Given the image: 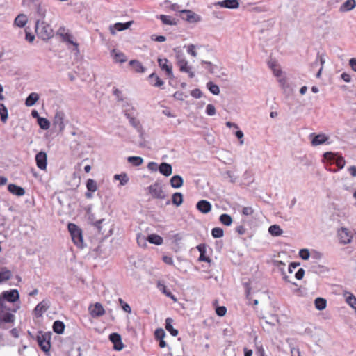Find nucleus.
Segmentation results:
<instances>
[{
	"label": "nucleus",
	"mask_w": 356,
	"mask_h": 356,
	"mask_svg": "<svg viewBox=\"0 0 356 356\" xmlns=\"http://www.w3.org/2000/svg\"><path fill=\"white\" fill-rule=\"evenodd\" d=\"M170 185L173 188H179L182 186L184 180L179 175H174L170 179Z\"/></svg>",
	"instance_id": "obj_26"
},
{
	"label": "nucleus",
	"mask_w": 356,
	"mask_h": 356,
	"mask_svg": "<svg viewBox=\"0 0 356 356\" xmlns=\"http://www.w3.org/2000/svg\"><path fill=\"white\" fill-rule=\"evenodd\" d=\"M323 158L331 163H335L339 169H342L346 163L343 157L337 153L327 152L324 153Z\"/></svg>",
	"instance_id": "obj_5"
},
{
	"label": "nucleus",
	"mask_w": 356,
	"mask_h": 356,
	"mask_svg": "<svg viewBox=\"0 0 356 356\" xmlns=\"http://www.w3.org/2000/svg\"><path fill=\"white\" fill-rule=\"evenodd\" d=\"M86 187L88 191L92 193L95 192L97 190V183L92 179H88L86 182Z\"/></svg>",
	"instance_id": "obj_46"
},
{
	"label": "nucleus",
	"mask_w": 356,
	"mask_h": 356,
	"mask_svg": "<svg viewBox=\"0 0 356 356\" xmlns=\"http://www.w3.org/2000/svg\"><path fill=\"white\" fill-rule=\"evenodd\" d=\"M129 65L133 67V69L135 70V72H145V68L142 65V64L137 61V60H131L129 62Z\"/></svg>",
	"instance_id": "obj_40"
},
{
	"label": "nucleus",
	"mask_w": 356,
	"mask_h": 356,
	"mask_svg": "<svg viewBox=\"0 0 356 356\" xmlns=\"http://www.w3.org/2000/svg\"><path fill=\"white\" fill-rule=\"evenodd\" d=\"M8 190L12 194L17 196H22L25 193V191L23 188L13 184H10L8 186Z\"/></svg>",
	"instance_id": "obj_23"
},
{
	"label": "nucleus",
	"mask_w": 356,
	"mask_h": 356,
	"mask_svg": "<svg viewBox=\"0 0 356 356\" xmlns=\"http://www.w3.org/2000/svg\"><path fill=\"white\" fill-rule=\"evenodd\" d=\"M222 176L225 179H228L232 183H234L237 179L234 174L229 170L225 172Z\"/></svg>",
	"instance_id": "obj_49"
},
{
	"label": "nucleus",
	"mask_w": 356,
	"mask_h": 356,
	"mask_svg": "<svg viewBox=\"0 0 356 356\" xmlns=\"http://www.w3.org/2000/svg\"><path fill=\"white\" fill-rule=\"evenodd\" d=\"M299 256L304 260H307L309 258L310 253L308 249H301L299 251Z\"/></svg>",
	"instance_id": "obj_55"
},
{
	"label": "nucleus",
	"mask_w": 356,
	"mask_h": 356,
	"mask_svg": "<svg viewBox=\"0 0 356 356\" xmlns=\"http://www.w3.org/2000/svg\"><path fill=\"white\" fill-rule=\"evenodd\" d=\"M165 335V331L162 328H157V340L159 339V346L161 348H165L167 346L166 342L163 339Z\"/></svg>",
	"instance_id": "obj_36"
},
{
	"label": "nucleus",
	"mask_w": 356,
	"mask_h": 356,
	"mask_svg": "<svg viewBox=\"0 0 356 356\" xmlns=\"http://www.w3.org/2000/svg\"><path fill=\"white\" fill-rule=\"evenodd\" d=\"M28 22V17L25 14H19L14 20V25L22 28L26 26Z\"/></svg>",
	"instance_id": "obj_22"
},
{
	"label": "nucleus",
	"mask_w": 356,
	"mask_h": 356,
	"mask_svg": "<svg viewBox=\"0 0 356 356\" xmlns=\"http://www.w3.org/2000/svg\"><path fill=\"white\" fill-rule=\"evenodd\" d=\"M36 165L40 170L47 168V156L44 152H40L35 156Z\"/></svg>",
	"instance_id": "obj_16"
},
{
	"label": "nucleus",
	"mask_w": 356,
	"mask_h": 356,
	"mask_svg": "<svg viewBox=\"0 0 356 356\" xmlns=\"http://www.w3.org/2000/svg\"><path fill=\"white\" fill-rule=\"evenodd\" d=\"M158 170L161 174H162L166 177L170 176L172 172V168L171 165H170L169 163H161L159 165Z\"/></svg>",
	"instance_id": "obj_24"
},
{
	"label": "nucleus",
	"mask_w": 356,
	"mask_h": 356,
	"mask_svg": "<svg viewBox=\"0 0 356 356\" xmlns=\"http://www.w3.org/2000/svg\"><path fill=\"white\" fill-rule=\"evenodd\" d=\"M35 32L39 38L45 40L53 36V29L44 21L37 19L35 23Z\"/></svg>",
	"instance_id": "obj_1"
},
{
	"label": "nucleus",
	"mask_w": 356,
	"mask_h": 356,
	"mask_svg": "<svg viewBox=\"0 0 356 356\" xmlns=\"http://www.w3.org/2000/svg\"><path fill=\"white\" fill-rule=\"evenodd\" d=\"M305 275V270L303 268H299L298 270L296 273L295 277L297 280L302 279Z\"/></svg>",
	"instance_id": "obj_63"
},
{
	"label": "nucleus",
	"mask_w": 356,
	"mask_h": 356,
	"mask_svg": "<svg viewBox=\"0 0 356 356\" xmlns=\"http://www.w3.org/2000/svg\"><path fill=\"white\" fill-rule=\"evenodd\" d=\"M180 17L190 23L199 22L202 20L201 17L191 10H179Z\"/></svg>",
	"instance_id": "obj_7"
},
{
	"label": "nucleus",
	"mask_w": 356,
	"mask_h": 356,
	"mask_svg": "<svg viewBox=\"0 0 356 356\" xmlns=\"http://www.w3.org/2000/svg\"><path fill=\"white\" fill-rule=\"evenodd\" d=\"M90 312L92 317L96 318L104 314L105 311L100 303H95V305L90 308Z\"/></svg>",
	"instance_id": "obj_19"
},
{
	"label": "nucleus",
	"mask_w": 356,
	"mask_h": 356,
	"mask_svg": "<svg viewBox=\"0 0 356 356\" xmlns=\"http://www.w3.org/2000/svg\"><path fill=\"white\" fill-rule=\"evenodd\" d=\"M0 298H3L9 303H13L19 300V295L17 289H11L10 291H5L2 292Z\"/></svg>",
	"instance_id": "obj_11"
},
{
	"label": "nucleus",
	"mask_w": 356,
	"mask_h": 356,
	"mask_svg": "<svg viewBox=\"0 0 356 356\" xmlns=\"http://www.w3.org/2000/svg\"><path fill=\"white\" fill-rule=\"evenodd\" d=\"M159 65L169 79H173L172 65L167 59H158Z\"/></svg>",
	"instance_id": "obj_10"
},
{
	"label": "nucleus",
	"mask_w": 356,
	"mask_h": 356,
	"mask_svg": "<svg viewBox=\"0 0 356 356\" xmlns=\"http://www.w3.org/2000/svg\"><path fill=\"white\" fill-rule=\"evenodd\" d=\"M309 138H312V145L314 147L326 143L329 139L325 134H316L315 133L311 134Z\"/></svg>",
	"instance_id": "obj_12"
},
{
	"label": "nucleus",
	"mask_w": 356,
	"mask_h": 356,
	"mask_svg": "<svg viewBox=\"0 0 356 356\" xmlns=\"http://www.w3.org/2000/svg\"><path fill=\"white\" fill-rule=\"evenodd\" d=\"M172 203L176 207H179L183 203V195L179 192L172 194Z\"/></svg>",
	"instance_id": "obj_34"
},
{
	"label": "nucleus",
	"mask_w": 356,
	"mask_h": 356,
	"mask_svg": "<svg viewBox=\"0 0 356 356\" xmlns=\"http://www.w3.org/2000/svg\"><path fill=\"white\" fill-rule=\"evenodd\" d=\"M124 114L125 115L127 116V118L129 120V123L137 130L138 132H139L140 134V135L142 136V133H141V126L140 124V122L138 120H137L136 118H134V117L131 116V114L129 113V110L128 109H126V110H124Z\"/></svg>",
	"instance_id": "obj_20"
},
{
	"label": "nucleus",
	"mask_w": 356,
	"mask_h": 356,
	"mask_svg": "<svg viewBox=\"0 0 356 356\" xmlns=\"http://www.w3.org/2000/svg\"><path fill=\"white\" fill-rule=\"evenodd\" d=\"M114 179L120 180L122 186H124L129 181V178L126 174L115 175Z\"/></svg>",
	"instance_id": "obj_50"
},
{
	"label": "nucleus",
	"mask_w": 356,
	"mask_h": 356,
	"mask_svg": "<svg viewBox=\"0 0 356 356\" xmlns=\"http://www.w3.org/2000/svg\"><path fill=\"white\" fill-rule=\"evenodd\" d=\"M38 123L40 127L43 130H47L50 127L49 121L42 117H38Z\"/></svg>",
	"instance_id": "obj_41"
},
{
	"label": "nucleus",
	"mask_w": 356,
	"mask_h": 356,
	"mask_svg": "<svg viewBox=\"0 0 356 356\" xmlns=\"http://www.w3.org/2000/svg\"><path fill=\"white\" fill-rule=\"evenodd\" d=\"M11 303H9L8 301H6L3 298H0V313L2 315V314L8 312L10 310V305Z\"/></svg>",
	"instance_id": "obj_37"
},
{
	"label": "nucleus",
	"mask_w": 356,
	"mask_h": 356,
	"mask_svg": "<svg viewBox=\"0 0 356 356\" xmlns=\"http://www.w3.org/2000/svg\"><path fill=\"white\" fill-rule=\"evenodd\" d=\"M50 303L48 300H42L38 303L33 310L35 316L40 317L49 308Z\"/></svg>",
	"instance_id": "obj_15"
},
{
	"label": "nucleus",
	"mask_w": 356,
	"mask_h": 356,
	"mask_svg": "<svg viewBox=\"0 0 356 356\" xmlns=\"http://www.w3.org/2000/svg\"><path fill=\"white\" fill-rule=\"evenodd\" d=\"M133 24V21H129L125 23L118 22L109 26L110 32L112 35H115L117 31H122L129 29Z\"/></svg>",
	"instance_id": "obj_14"
},
{
	"label": "nucleus",
	"mask_w": 356,
	"mask_h": 356,
	"mask_svg": "<svg viewBox=\"0 0 356 356\" xmlns=\"http://www.w3.org/2000/svg\"><path fill=\"white\" fill-rule=\"evenodd\" d=\"M227 309L225 307H218L216 308V314L219 316H223L225 315Z\"/></svg>",
	"instance_id": "obj_59"
},
{
	"label": "nucleus",
	"mask_w": 356,
	"mask_h": 356,
	"mask_svg": "<svg viewBox=\"0 0 356 356\" xmlns=\"http://www.w3.org/2000/svg\"><path fill=\"white\" fill-rule=\"evenodd\" d=\"M36 339L40 348L44 353H49L51 348V333L45 332L43 334L42 332H39V334L37 335Z\"/></svg>",
	"instance_id": "obj_4"
},
{
	"label": "nucleus",
	"mask_w": 356,
	"mask_h": 356,
	"mask_svg": "<svg viewBox=\"0 0 356 356\" xmlns=\"http://www.w3.org/2000/svg\"><path fill=\"white\" fill-rule=\"evenodd\" d=\"M338 235L341 243L348 244L351 242L352 233L347 228L342 227L339 230Z\"/></svg>",
	"instance_id": "obj_13"
},
{
	"label": "nucleus",
	"mask_w": 356,
	"mask_h": 356,
	"mask_svg": "<svg viewBox=\"0 0 356 356\" xmlns=\"http://www.w3.org/2000/svg\"><path fill=\"white\" fill-rule=\"evenodd\" d=\"M119 303L122 307V309L127 313H131V309L129 304L125 302L122 299L119 298Z\"/></svg>",
	"instance_id": "obj_54"
},
{
	"label": "nucleus",
	"mask_w": 356,
	"mask_h": 356,
	"mask_svg": "<svg viewBox=\"0 0 356 356\" xmlns=\"http://www.w3.org/2000/svg\"><path fill=\"white\" fill-rule=\"evenodd\" d=\"M110 341L113 343V348L116 350H121L123 348L121 336L118 333H111L109 335Z\"/></svg>",
	"instance_id": "obj_17"
},
{
	"label": "nucleus",
	"mask_w": 356,
	"mask_h": 356,
	"mask_svg": "<svg viewBox=\"0 0 356 356\" xmlns=\"http://www.w3.org/2000/svg\"><path fill=\"white\" fill-rule=\"evenodd\" d=\"M173 320L168 318L165 320V329L173 336L176 337L178 334V330L175 329L172 326Z\"/></svg>",
	"instance_id": "obj_32"
},
{
	"label": "nucleus",
	"mask_w": 356,
	"mask_h": 356,
	"mask_svg": "<svg viewBox=\"0 0 356 356\" xmlns=\"http://www.w3.org/2000/svg\"><path fill=\"white\" fill-rule=\"evenodd\" d=\"M191 95L195 98H200L202 97V92L199 89L196 88L191 90Z\"/></svg>",
	"instance_id": "obj_61"
},
{
	"label": "nucleus",
	"mask_w": 356,
	"mask_h": 356,
	"mask_svg": "<svg viewBox=\"0 0 356 356\" xmlns=\"http://www.w3.org/2000/svg\"><path fill=\"white\" fill-rule=\"evenodd\" d=\"M206 113L209 116H213L216 114V108L213 104H209L206 106Z\"/></svg>",
	"instance_id": "obj_53"
},
{
	"label": "nucleus",
	"mask_w": 356,
	"mask_h": 356,
	"mask_svg": "<svg viewBox=\"0 0 356 356\" xmlns=\"http://www.w3.org/2000/svg\"><path fill=\"white\" fill-rule=\"evenodd\" d=\"M157 289L161 291L163 294H165L167 297L171 298L174 302H177V299L175 296L172 293L170 290L164 284H161L160 282H157Z\"/></svg>",
	"instance_id": "obj_25"
},
{
	"label": "nucleus",
	"mask_w": 356,
	"mask_h": 356,
	"mask_svg": "<svg viewBox=\"0 0 356 356\" xmlns=\"http://www.w3.org/2000/svg\"><path fill=\"white\" fill-rule=\"evenodd\" d=\"M65 324L63 321H56L53 323V330L57 334H63L65 330Z\"/></svg>",
	"instance_id": "obj_33"
},
{
	"label": "nucleus",
	"mask_w": 356,
	"mask_h": 356,
	"mask_svg": "<svg viewBox=\"0 0 356 356\" xmlns=\"http://www.w3.org/2000/svg\"><path fill=\"white\" fill-rule=\"evenodd\" d=\"M197 249L200 253L199 257V261H206V262H211V259L209 257H207L205 255L206 253V245L205 244H200L197 246Z\"/></svg>",
	"instance_id": "obj_27"
},
{
	"label": "nucleus",
	"mask_w": 356,
	"mask_h": 356,
	"mask_svg": "<svg viewBox=\"0 0 356 356\" xmlns=\"http://www.w3.org/2000/svg\"><path fill=\"white\" fill-rule=\"evenodd\" d=\"M14 318H15V317H14L13 314H12L11 313H10L8 312H6L2 314L1 321H3L5 323H11V322H13Z\"/></svg>",
	"instance_id": "obj_48"
},
{
	"label": "nucleus",
	"mask_w": 356,
	"mask_h": 356,
	"mask_svg": "<svg viewBox=\"0 0 356 356\" xmlns=\"http://www.w3.org/2000/svg\"><path fill=\"white\" fill-rule=\"evenodd\" d=\"M127 161L134 166H139L143 163V159L140 156H129Z\"/></svg>",
	"instance_id": "obj_38"
},
{
	"label": "nucleus",
	"mask_w": 356,
	"mask_h": 356,
	"mask_svg": "<svg viewBox=\"0 0 356 356\" xmlns=\"http://www.w3.org/2000/svg\"><path fill=\"white\" fill-rule=\"evenodd\" d=\"M8 110L3 104L0 103V116L1 120L6 122L8 119Z\"/></svg>",
	"instance_id": "obj_45"
},
{
	"label": "nucleus",
	"mask_w": 356,
	"mask_h": 356,
	"mask_svg": "<svg viewBox=\"0 0 356 356\" xmlns=\"http://www.w3.org/2000/svg\"><path fill=\"white\" fill-rule=\"evenodd\" d=\"M137 243L140 246L145 247L147 243L146 236L140 234L137 236Z\"/></svg>",
	"instance_id": "obj_52"
},
{
	"label": "nucleus",
	"mask_w": 356,
	"mask_h": 356,
	"mask_svg": "<svg viewBox=\"0 0 356 356\" xmlns=\"http://www.w3.org/2000/svg\"><path fill=\"white\" fill-rule=\"evenodd\" d=\"M219 220L222 224H223L226 226L231 225V224L232 222V217L227 213H223V214L220 215Z\"/></svg>",
	"instance_id": "obj_42"
},
{
	"label": "nucleus",
	"mask_w": 356,
	"mask_h": 356,
	"mask_svg": "<svg viewBox=\"0 0 356 356\" xmlns=\"http://www.w3.org/2000/svg\"><path fill=\"white\" fill-rule=\"evenodd\" d=\"M177 62L181 72H185L188 74L190 78L195 76V73L192 70V67L188 65V62L186 60L183 54L177 55Z\"/></svg>",
	"instance_id": "obj_6"
},
{
	"label": "nucleus",
	"mask_w": 356,
	"mask_h": 356,
	"mask_svg": "<svg viewBox=\"0 0 356 356\" xmlns=\"http://www.w3.org/2000/svg\"><path fill=\"white\" fill-rule=\"evenodd\" d=\"M207 87L208 90L215 95H218L220 93V88L218 86L211 81H209L207 83Z\"/></svg>",
	"instance_id": "obj_43"
},
{
	"label": "nucleus",
	"mask_w": 356,
	"mask_h": 356,
	"mask_svg": "<svg viewBox=\"0 0 356 356\" xmlns=\"http://www.w3.org/2000/svg\"><path fill=\"white\" fill-rule=\"evenodd\" d=\"M186 47L187 53L193 57L197 56V51H195V46L194 44H189Z\"/></svg>",
	"instance_id": "obj_56"
},
{
	"label": "nucleus",
	"mask_w": 356,
	"mask_h": 356,
	"mask_svg": "<svg viewBox=\"0 0 356 356\" xmlns=\"http://www.w3.org/2000/svg\"><path fill=\"white\" fill-rule=\"evenodd\" d=\"M39 99V95L36 92H31L26 97L25 104L26 106H33Z\"/></svg>",
	"instance_id": "obj_29"
},
{
	"label": "nucleus",
	"mask_w": 356,
	"mask_h": 356,
	"mask_svg": "<svg viewBox=\"0 0 356 356\" xmlns=\"http://www.w3.org/2000/svg\"><path fill=\"white\" fill-rule=\"evenodd\" d=\"M268 232L273 236H280L283 234V230L278 225H273L269 227Z\"/></svg>",
	"instance_id": "obj_30"
},
{
	"label": "nucleus",
	"mask_w": 356,
	"mask_h": 356,
	"mask_svg": "<svg viewBox=\"0 0 356 356\" xmlns=\"http://www.w3.org/2000/svg\"><path fill=\"white\" fill-rule=\"evenodd\" d=\"M212 15L216 19H220V20H223L225 18L223 13L222 11L213 10L212 12Z\"/></svg>",
	"instance_id": "obj_58"
},
{
	"label": "nucleus",
	"mask_w": 356,
	"mask_h": 356,
	"mask_svg": "<svg viewBox=\"0 0 356 356\" xmlns=\"http://www.w3.org/2000/svg\"><path fill=\"white\" fill-rule=\"evenodd\" d=\"M46 11L47 10L45 8H44L42 6H38L36 11L37 15L39 17L38 19H40V21H44V19L46 15Z\"/></svg>",
	"instance_id": "obj_51"
},
{
	"label": "nucleus",
	"mask_w": 356,
	"mask_h": 356,
	"mask_svg": "<svg viewBox=\"0 0 356 356\" xmlns=\"http://www.w3.org/2000/svg\"><path fill=\"white\" fill-rule=\"evenodd\" d=\"M147 241L152 244H156V234H152L146 236Z\"/></svg>",
	"instance_id": "obj_64"
},
{
	"label": "nucleus",
	"mask_w": 356,
	"mask_h": 356,
	"mask_svg": "<svg viewBox=\"0 0 356 356\" xmlns=\"http://www.w3.org/2000/svg\"><path fill=\"white\" fill-rule=\"evenodd\" d=\"M314 305L318 310H323L326 307L327 302L324 298H317L314 301Z\"/></svg>",
	"instance_id": "obj_39"
},
{
	"label": "nucleus",
	"mask_w": 356,
	"mask_h": 356,
	"mask_svg": "<svg viewBox=\"0 0 356 356\" xmlns=\"http://www.w3.org/2000/svg\"><path fill=\"white\" fill-rule=\"evenodd\" d=\"M211 235L215 238H221L224 235L223 229L220 227H214L211 230Z\"/></svg>",
	"instance_id": "obj_47"
},
{
	"label": "nucleus",
	"mask_w": 356,
	"mask_h": 356,
	"mask_svg": "<svg viewBox=\"0 0 356 356\" xmlns=\"http://www.w3.org/2000/svg\"><path fill=\"white\" fill-rule=\"evenodd\" d=\"M58 35H60L63 42L73 46V48L71 49L72 51L75 52L76 54H79V44L74 41L73 35L65 27H60L58 29Z\"/></svg>",
	"instance_id": "obj_3"
},
{
	"label": "nucleus",
	"mask_w": 356,
	"mask_h": 356,
	"mask_svg": "<svg viewBox=\"0 0 356 356\" xmlns=\"http://www.w3.org/2000/svg\"><path fill=\"white\" fill-rule=\"evenodd\" d=\"M196 208L202 213H208L211 210V204L207 200H202L197 203Z\"/></svg>",
	"instance_id": "obj_18"
},
{
	"label": "nucleus",
	"mask_w": 356,
	"mask_h": 356,
	"mask_svg": "<svg viewBox=\"0 0 356 356\" xmlns=\"http://www.w3.org/2000/svg\"><path fill=\"white\" fill-rule=\"evenodd\" d=\"M201 63L202 65H205V68L211 73V74H215L216 73V70L218 68V67L213 64L212 63L209 62V61H205V60H202L201 62Z\"/></svg>",
	"instance_id": "obj_44"
},
{
	"label": "nucleus",
	"mask_w": 356,
	"mask_h": 356,
	"mask_svg": "<svg viewBox=\"0 0 356 356\" xmlns=\"http://www.w3.org/2000/svg\"><path fill=\"white\" fill-rule=\"evenodd\" d=\"M12 276V273L6 269V268H3L0 269V284L4 281H7L10 279Z\"/></svg>",
	"instance_id": "obj_35"
},
{
	"label": "nucleus",
	"mask_w": 356,
	"mask_h": 356,
	"mask_svg": "<svg viewBox=\"0 0 356 356\" xmlns=\"http://www.w3.org/2000/svg\"><path fill=\"white\" fill-rule=\"evenodd\" d=\"M290 352H291V356H297L300 354L299 348H296L294 346H290Z\"/></svg>",
	"instance_id": "obj_62"
},
{
	"label": "nucleus",
	"mask_w": 356,
	"mask_h": 356,
	"mask_svg": "<svg viewBox=\"0 0 356 356\" xmlns=\"http://www.w3.org/2000/svg\"><path fill=\"white\" fill-rule=\"evenodd\" d=\"M148 193L152 196V197H156V184L150 185L148 188Z\"/></svg>",
	"instance_id": "obj_60"
},
{
	"label": "nucleus",
	"mask_w": 356,
	"mask_h": 356,
	"mask_svg": "<svg viewBox=\"0 0 356 356\" xmlns=\"http://www.w3.org/2000/svg\"><path fill=\"white\" fill-rule=\"evenodd\" d=\"M254 213V210L251 207H245L242 209V214L244 216H251Z\"/></svg>",
	"instance_id": "obj_57"
},
{
	"label": "nucleus",
	"mask_w": 356,
	"mask_h": 356,
	"mask_svg": "<svg viewBox=\"0 0 356 356\" xmlns=\"http://www.w3.org/2000/svg\"><path fill=\"white\" fill-rule=\"evenodd\" d=\"M54 125L57 127L60 132L63 131L65 128V115L61 111H57L55 113L54 120Z\"/></svg>",
	"instance_id": "obj_8"
},
{
	"label": "nucleus",
	"mask_w": 356,
	"mask_h": 356,
	"mask_svg": "<svg viewBox=\"0 0 356 356\" xmlns=\"http://www.w3.org/2000/svg\"><path fill=\"white\" fill-rule=\"evenodd\" d=\"M213 6L228 9H237L240 6V0H222L215 2Z\"/></svg>",
	"instance_id": "obj_9"
},
{
	"label": "nucleus",
	"mask_w": 356,
	"mask_h": 356,
	"mask_svg": "<svg viewBox=\"0 0 356 356\" xmlns=\"http://www.w3.org/2000/svg\"><path fill=\"white\" fill-rule=\"evenodd\" d=\"M356 6L355 0H347L341 4L340 10L341 12H348L353 10Z\"/></svg>",
	"instance_id": "obj_28"
},
{
	"label": "nucleus",
	"mask_w": 356,
	"mask_h": 356,
	"mask_svg": "<svg viewBox=\"0 0 356 356\" xmlns=\"http://www.w3.org/2000/svg\"><path fill=\"white\" fill-rule=\"evenodd\" d=\"M111 56L116 63H124L127 60L126 56L121 51L113 49L111 51Z\"/></svg>",
	"instance_id": "obj_21"
},
{
	"label": "nucleus",
	"mask_w": 356,
	"mask_h": 356,
	"mask_svg": "<svg viewBox=\"0 0 356 356\" xmlns=\"http://www.w3.org/2000/svg\"><path fill=\"white\" fill-rule=\"evenodd\" d=\"M67 227L74 243L78 248H83L84 247V243L81 229L76 225L72 222H70Z\"/></svg>",
	"instance_id": "obj_2"
},
{
	"label": "nucleus",
	"mask_w": 356,
	"mask_h": 356,
	"mask_svg": "<svg viewBox=\"0 0 356 356\" xmlns=\"http://www.w3.org/2000/svg\"><path fill=\"white\" fill-rule=\"evenodd\" d=\"M159 18L163 24L170 25V26L177 24L175 18H174L172 16L161 15Z\"/></svg>",
	"instance_id": "obj_31"
}]
</instances>
